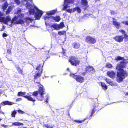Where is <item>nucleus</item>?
Instances as JSON below:
<instances>
[{
  "label": "nucleus",
  "instance_id": "58",
  "mask_svg": "<svg viewBox=\"0 0 128 128\" xmlns=\"http://www.w3.org/2000/svg\"><path fill=\"white\" fill-rule=\"evenodd\" d=\"M86 71L85 72H82V75L84 76L86 74Z\"/></svg>",
  "mask_w": 128,
  "mask_h": 128
},
{
  "label": "nucleus",
  "instance_id": "6",
  "mask_svg": "<svg viewBox=\"0 0 128 128\" xmlns=\"http://www.w3.org/2000/svg\"><path fill=\"white\" fill-rule=\"evenodd\" d=\"M86 42L88 44H94L96 42V39L90 36H87L85 38Z\"/></svg>",
  "mask_w": 128,
  "mask_h": 128
},
{
  "label": "nucleus",
  "instance_id": "49",
  "mask_svg": "<svg viewBox=\"0 0 128 128\" xmlns=\"http://www.w3.org/2000/svg\"><path fill=\"white\" fill-rule=\"evenodd\" d=\"M22 100V98H18L16 100V102H19Z\"/></svg>",
  "mask_w": 128,
  "mask_h": 128
},
{
  "label": "nucleus",
  "instance_id": "30",
  "mask_svg": "<svg viewBox=\"0 0 128 128\" xmlns=\"http://www.w3.org/2000/svg\"><path fill=\"white\" fill-rule=\"evenodd\" d=\"M115 60H124V58L123 57H121L120 56H117L115 58Z\"/></svg>",
  "mask_w": 128,
  "mask_h": 128
},
{
  "label": "nucleus",
  "instance_id": "12",
  "mask_svg": "<svg viewBox=\"0 0 128 128\" xmlns=\"http://www.w3.org/2000/svg\"><path fill=\"white\" fill-rule=\"evenodd\" d=\"M38 10L37 8L35 7L34 8L30 9L29 11V13L30 14L34 15L36 14L38 11Z\"/></svg>",
  "mask_w": 128,
  "mask_h": 128
},
{
  "label": "nucleus",
  "instance_id": "54",
  "mask_svg": "<svg viewBox=\"0 0 128 128\" xmlns=\"http://www.w3.org/2000/svg\"><path fill=\"white\" fill-rule=\"evenodd\" d=\"M45 126L47 128H53L52 127H50L48 125V124H46Z\"/></svg>",
  "mask_w": 128,
  "mask_h": 128
},
{
  "label": "nucleus",
  "instance_id": "44",
  "mask_svg": "<svg viewBox=\"0 0 128 128\" xmlns=\"http://www.w3.org/2000/svg\"><path fill=\"white\" fill-rule=\"evenodd\" d=\"M122 22L125 25L128 26V21H124Z\"/></svg>",
  "mask_w": 128,
  "mask_h": 128
},
{
  "label": "nucleus",
  "instance_id": "24",
  "mask_svg": "<svg viewBox=\"0 0 128 128\" xmlns=\"http://www.w3.org/2000/svg\"><path fill=\"white\" fill-rule=\"evenodd\" d=\"M100 84L103 90H107L108 88L107 86L104 83L101 82Z\"/></svg>",
  "mask_w": 128,
  "mask_h": 128
},
{
  "label": "nucleus",
  "instance_id": "48",
  "mask_svg": "<svg viewBox=\"0 0 128 128\" xmlns=\"http://www.w3.org/2000/svg\"><path fill=\"white\" fill-rule=\"evenodd\" d=\"M14 2L17 4H19L20 3V2L19 0H14Z\"/></svg>",
  "mask_w": 128,
  "mask_h": 128
},
{
  "label": "nucleus",
  "instance_id": "26",
  "mask_svg": "<svg viewBox=\"0 0 128 128\" xmlns=\"http://www.w3.org/2000/svg\"><path fill=\"white\" fill-rule=\"evenodd\" d=\"M23 125L24 124L22 123L18 122H15L12 123V126H19L21 125L23 126Z\"/></svg>",
  "mask_w": 128,
  "mask_h": 128
},
{
  "label": "nucleus",
  "instance_id": "15",
  "mask_svg": "<svg viewBox=\"0 0 128 128\" xmlns=\"http://www.w3.org/2000/svg\"><path fill=\"white\" fill-rule=\"evenodd\" d=\"M73 47L75 49L79 48L80 46V44L77 42H73L72 44Z\"/></svg>",
  "mask_w": 128,
  "mask_h": 128
},
{
  "label": "nucleus",
  "instance_id": "34",
  "mask_svg": "<svg viewBox=\"0 0 128 128\" xmlns=\"http://www.w3.org/2000/svg\"><path fill=\"white\" fill-rule=\"evenodd\" d=\"M16 114V110H14L13 111L11 114V116L12 117H15V115Z\"/></svg>",
  "mask_w": 128,
  "mask_h": 128
},
{
  "label": "nucleus",
  "instance_id": "10",
  "mask_svg": "<svg viewBox=\"0 0 128 128\" xmlns=\"http://www.w3.org/2000/svg\"><path fill=\"white\" fill-rule=\"evenodd\" d=\"M85 71L86 72L92 74L95 72L94 68L92 66H88L85 68Z\"/></svg>",
  "mask_w": 128,
  "mask_h": 128
},
{
  "label": "nucleus",
  "instance_id": "22",
  "mask_svg": "<svg viewBox=\"0 0 128 128\" xmlns=\"http://www.w3.org/2000/svg\"><path fill=\"white\" fill-rule=\"evenodd\" d=\"M56 10H53L49 11L48 13L46 14L48 16H50L54 15L56 12Z\"/></svg>",
  "mask_w": 128,
  "mask_h": 128
},
{
  "label": "nucleus",
  "instance_id": "42",
  "mask_svg": "<svg viewBox=\"0 0 128 128\" xmlns=\"http://www.w3.org/2000/svg\"><path fill=\"white\" fill-rule=\"evenodd\" d=\"M17 111L18 112V113L21 114H23L24 113V112L23 111H22L20 110H17Z\"/></svg>",
  "mask_w": 128,
  "mask_h": 128
},
{
  "label": "nucleus",
  "instance_id": "11",
  "mask_svg": "<svg viewBox=\"0 0 128 128\" xmlns=\"http://www.w3.org/2000/svg\"><path fill=\"white\" fill-rule=\"evenodd\" d=\"M23 97L26 98L27 100L31 101H32L33 102L36 101V100L34 98H32L31 97V95L29 94H28L27 96H23Z\"/></svg>",
  "mask_w": 128,
  "mask_h": 128
},
{
  "label": "nucleus",
  "instance_id": "19",
  "mask_svg": "<svg viewBox=\"0 0 128 128\" xmlns=\"http://www.w3.org/2000/svg\"><path fill=\"white\" fill-rule=\"evenodd\" d=\"M15 67L19 74L22 75H24L23 71L22 69H21L19 66H15Z\"/></svg>",
  "mask_w": 128,
  "mask_h": 128
},
{
  "label": "nucleus",
  "instance_id": "1",
  "mask_svg": "<svg viewBox=\"0 0 128 128\" xmlns=\"http://www.w3.org/2000/svg\"><path fill=\"white\" fill-rule=\"evenodd\" d=\"M126 64L125 62L121 61L117 65L116 69L119 70V72L117 73L116 81L118 83L122 81L125 77L128 76L127 72L123 69L125 67Z\"/></svg>",
  "mask_w": 128,
  "mask_h": 128
},
{
  "label": "nucleus",
  "instance_id": "28",
  "mask_svg": "<svg viewBox=\"0 0 128 128\" xmlns=\"http://www.w3.org/2000/svg\"><path fill=\"white\" fill-rule=\"evenodd\" d=\"M50 27L54 28L56 30H59L58 24H53L51 25Z\"/></svg>",
  "mask_w": 128,
  "mask_h": 128
},
{
  "label": "nucleus",
  "instance_id": "23",
  "mask_svg": "<svg viewBox=\"0 0 128 128\" xmlns=\"http://www.w3.org/2000/svg\"><path fill=\"white\" fill-rule=\"evenodd\" d=\"M51 19H53L56 22H59L60 20V18L59 16H51Z\"/></svg>",
  "mask_w": 128,
  "mask_h": 128
},
{
  "label": "nucleus",
  "instance_id": "7",
  "mask_svg": "<svg viewBox=\"0 0 128 128\" xmlns=\"http://www.w3.org/2000/svg\"><path fill=\"white\" fill-rule=\"evenodd\" d=\"M101 109V108L99 106L98 104L97 103L94 104V108L92 111L91 112V114L90 116V117H92L94 113L96 111L98 112Z\"/></svg>",
  "mask_w": 128,
  "mask_h": 128
},
{
  "label": "nucleus",
  "instance_id": "13",
  "mask_svg": "<svg viewBox=\"0 0 128 128\" xmlns=\"http://www.w3.org/2000/svg\"><path fill=\"white\" fill-rule=\"evenodd\" d=\"M107 74L108 76L110 78L113 79L114 78L115 74L113 71H108L107 72Z\"/></svg>",
  "mask_w": 128,
  "mask_h": 128
},
{
  "label": "nucleus",
  "instance_id": "36",
  "mask_svg": "<svg viewBox=\"0 0 128 128\" xmlns=\"http://www.w3.org/2000/svg\"><path fill=\"white\" fill-rule=\"evenodd\" d=\"M86 120V119H84L82 120H74V122H78L79 123H81L84 122L85 120Z\"/></svg>",
  "mask_w": 128,
  "mask_h": 128
},
{
  "label": "nucleus",
  "instance_id": "43",
  "mask_svg": "<svg viewBox=\"0 0 128 128\" xmlns=\"http://www.w3.org/2000/svg\"><path fill=\"white\" fill-rule=\"evenodd\" d=\"M105 80L106 82L108 84L110 82L111 80L110 79H109L108 78H106L105 79Z\"/></svg>",
  "mask_w": 128,
  "mask_h": 128
},
{
  "label": "nucleus",
  "instance_id": "47",
  "mask_svg": "<svg viewBox=\"0 0 128 128\" xmlns=\"http://www.w3.org/2000/svg\"><path fill=\"white\" fill-rule=\"evenodd\" d=\"M8 35L6 33H4L2 34V36L3 37H6L8 36Z\"/></svg>",
  "mask_w": 128,
  "mask_h": 128
},
{
  "label": "nucleus",
  "instance_id": "21",
  "mask_svg": "<svg viewBox=\"0 0 128 128\" xmlns=\"http://www.w3.org/2000/svg\"><path fill=\"white\" fill-rule=\"evenodd\" d=\"M12 7L11 6H8L7 10L6 12V15L9 14L10 12L12 11Z\"/></svg>",
  "mask_w": 128,
  "mask_h": 128
},
{
  "label": "nucleus",
  "instance_id": "56",
  "mask_svg": "<svg viewBox=\"0 0 128 128\" xmlns=\"http://www.w3.org/2000/svg\"><path fill=\"white\" fill-rule=\"evenodd\" d=\"M46 55H44V59L46 60L48 58L47 56H48V54H47V56H45Z\"/></svg>",
  "mask_w": 128,
  "mask_h": 128
},
{
  "label": "nucleus",
  "instance_id": "51",
  "mask_svg": "<svg viewBox=\"0 0 128 128\" xmlns=\"http://www.w3.org/2000/svg\"><path fill=\"white\" fill-rule=\"evenodd\" d=\"M21 10L20 9H19L17 11V14H18L21 12Z\"/></svg>",
  "mask_w": 128,
  "mask_h": 128
},
{
  "label": "nucleus",
  "instance_id": "18",
  "mask_svg": "<svg viewBox=\"0 0 128 128\" xmlns=\"http://www.w3.org/2000/svg\"><path fill=\"white\" fill-rule=\"evenodd\" d=\"M41 72H38L35 74V75L34 76V82L38 78H39V80H40V77L41 76Z\"/></svg>",
  "mask_w": 128,
  "mask_h": 128
},
{
  "label": "nucleus",
  "instance_id": "45",
  "mask_svg": "<svg viewBox=\"0 0 128 128\" xmlns=\"http://www.w3.org/2000/svg\"><path fill=\"white\" fill-rule=\"evenodd\" d=\"M108 84L112 86H114L115 85V84L112 81L109 82Z\"/></svg>",
  "mask_w": 128,
  "mask_h": 128
},
{
  "label": "nucleus",
  "instance_id": "4",
  "mask_svg": "<svg viewBox=\"0 0 128 128\" xmlns=\"http://www.w3.org/2000/svg\"><path fill=\"white\" fill-rule=\"evenodd\" d=\"M68 62L72 65L76 66L77 65H78L80 61L78 58L75 56H71L69 58Z\"/></svg>",
  "mask_w": 128,
  "mask_h": 128
},
{
  "label": "nucleus",
  "instance_id": "63",
  "mask_svg": "<svg viewBox=\"0 0 128 128\" xmlns=\"http://www.w3.org/2000/svg\"><path fill=\"white\" fill-rule=\"evenodd\" d=\"M36 82L38 84H39L40 83V82Z\"/></svg>",
  "mask_w": 128,
  "mask_h": 128
},
{
  "label": "nucleus",
  "instance_id": "50",
  "mask_svg": "<svg viewBox=\"0 0 128 128\" xmlns=\"http://www.w3.org/2000/svg\"><path fill=\"white\" fill-rule=\"evenodd\" d=\"M7 53L9 54H10L11 53V50L10 49H8L7 50Z\"/></svg>",
  "mask_w": 128,
  "mask_h": 128
},
{
  "label": "nucleus",
  "instance_id": "29",
  "mask_svg": "<svg viewBox=\"0 0 128 128\" xmlns=\"http://www.w3.org/2000/svg\"><path fill=\"white\" fill-rule=\"evenodd\" d=\"M76 10L79 13H80L81 12V10L80 9L79 7L78 6H77L74 8L73 12H74V11Z\"/></svg>",
  "mask_w": 128,
  "mask_h": 128
},
{
  "label": "nucleus",
  "instance_id": "25",
  "mask_svg": "<svg viewBox=\"0 0 128 128\" xmlns=\"http://www.w3.org/2000/svg\"><path fill=\"white\" fill-rule=\"evenodd\" d=\"M8 4L6 2H5L2 6V9L3 10V11H4L7 8Z\"/></svg>",
  "mask_w": 128,
  "mask_h": 128
},
{
  "label": "nucleus",
  "instance_id": "2",
  "mask_svg": "<svg viewBox=\"0 0 128 128\" xmlns=\"http://www.w3.org/2000/svg\"><path fill=\"white\" fill-rule=\"evenodd\" d=\"M45 94L46 92L43 86L41 85V86L39 87L38 91H35L32 92V95L36 97L38 100L42 101L44 98L43 95Z\"/></svg>",
  "mask_w": 128,
  "mask_h": 128
},
{
  "label": "nucleus",
  "instance_id": "55",
  "mask_svg": "<svg viewBox=\"0 0 128 128\" xmlns=\"http://www.w3.org/2000/svg\"><path fill=\"white\" fill-rule=\"evenodd\" d=\"M4 14L3 12H2L0 11V17H1L4 15Z\"/></svg>",
  "mask_w": 128,
  "mask_h": 128
},
{
  "label": "nucleus",
  "instance_id": "20",
  "mask_svg": "<svg viewBox=\"0 0 128 128\" xmlns=\"http://www.w3.org/2000/svg\"><path fill=\"white\" fill-rule=\"evenodd\" d=\"M119 32H120L122 34H124V38L126 39L127 40H128V36L125 33V31L121 29L119 31Z\"/></svg>",
  "mask_w": 128,
  "mask_h": 128
},
{
  "label": "nucleus",
  "instance_id": "39",
  "mask_svg": "<svg viewBox=\"0 0 128 128\" xmlns=\"http://www.w3.org/2000/svg\"><path fill=\"white\" fill-rule=\"evenodd\" d=\"M65 32L64 31H59L58 32V34L60 36H61L64 34V33Z\"/></svg>",
  "mask_w": 128,
  "mask_h": 128
},
{
  "label": "nucleus",
  "instance_id": "57",
  "mask_svg": "<svg viewBox=\"0 0 128 128\" xmlns=\"http://www.w3.org/2000/svg\"><path fill=\"white\" fill-rule=\"evenodd\" d=\"M1 126L4 127V128H7L8 127V126L7 125H5L4 124H2L1 125Z\"/></svg>",
  "mask_w": 128,
  "mask_h": 128
},
{
  "label": "nucleus",
  "instance_id": "37",
  "mask_svg": "<svg viewBox=\"0 0 128 128\" xmlns=\"http://www.w3.org/2000/svg\"><path fill=\"white\" fill-rule=\"evenodd\" d=\"M25 94L24 92H18V96H22L24 95Z\"/></svg>",
  "mask_w": 128,
  "mask_h": 128
},
{
  "label": "nucleus",
  "instance_id": "60",
  "mask_svg": "<svg viewBox=\"0 0 128 128\" xmlns=\"http://www.w3.org/2000/svg\"><path fill=\"white\" fill-rule=\"evenodd\" d=\"M66 4V6H64V8L65 9H66L67 8V5L68 4Z\"/></svg>",
  "mask_w": 128,
  "mask_h": 128
},
{
  "label": "nucleus",
  "instance_id": "53",
  "mask_svg": "<svg viewBox=\"0 0 128 128\" xmlns=\"http://www.w3.org/2000/svg\"><path fill=\"white\" fill-rule=\"evenodd\" d=\"M5 28V27L4 26H2V29L0 30V31H2Z\"/></svg>",
  "mask_w": 128,
  "mask_h": 128
},
{
  "label": "nucleus",
  "instance_id": "40",
  "mask_svg": "<svg viewBox=\"0 0 128 128\" xmlns=\"http://www.w3.org/2000/svg\"><path fill=\"white\" fill-rule=\"evenodd\" d=\"M62 53L64 55V56L66 54V50L64 49L62 46Z\"/></svg>",
  "mask_w": 128,
  "mask_h": 128
},
{
  "label": "nucleus",
  "instance_id": "32",
  "mask_svg": "<svg viewBox=\"0 0 128 128\" xmlns=\"http://www.w3.org/2000/svg\"><path fill=\"white\" fill-rule=\"evenodd\" d=\"M105 67L107 68H112V66L111 64L109 62H108L106 64Z\"/></svg>",
  "mask_w": 128,
  "mask_h": 128
},
{
  "label": "nucleus",
  "instance_id": "16",
  "mask_svg": "<svg viewBox=\"0 0 128 128\" xmlns=\"http://www.w3.org/2000/svg\"><path fill=\"white\" fill-rule=\"evenodd\" d=\"M14 104V103L8 101H4L1 103V104L3 106L6 105L11 106Z\"/></svg>",
  "mask_w": 128,
  "mask_h": 128
},
{
  "label": "nucleus",
  "instance_id": "5",
  "mask_svg": "<svg viewBox=\"0 0 128 128\" xmlns=\"http://www.w3.org/2000/svg\"><path fill=\"white\" fill-rule=\"evenodd\" d=\"M76 74L71 73L70 74V76L75 79L77 82L81 83L84 82V77L79 75H76Z\"/></svg>",
  "mask_w": 128,
  "mask_h": 128
},
{
  "label": "nucleus",
  "instance_id": "33",
  "mask_svg": "<svg viewBox=\"0 0 128 128\" xmlns=\"http://www.w3.org/2000/svg\"><path fill=\"white\" fill-rule=\"evenodd\" d=\"M74 2L72 0H64V4H68L71 3H73Z\"/></svg>",
  "mask_w": 128,
  "mask_h": 128
},
{
  "label": "nucleus",
  "instance_id": "14",
  "mask_svg": "<svg viewBox=\"0 0 128 128\" xmlns=\"http://www.w3.org/2000/svg\"><path fill=\"white\" fill-rule=\"evenodd\" d=\"M112 19L114 20H116L114 18H112ZM112 24L117 29L119 28L120 26V23L117 22L116 20L113 21Z\"/></svg>",
  "mask_w": 128,
  "mask_h": 128
},
{
  "label": "nucleus",
  "instance_id": "38",
  "mask_svg": "<svg viewBox=\"0 0 128 128\" xmlns=\"http://www.w3.org/2000/svg\"><path fill=\"white\" fill-rule=\"evenodd\" d=\"M5 18L4 17H0V22H3L5 24Z\"/></svg>",
  "mask_w": 128,
  "mask_h": 128
},
{
  "label": "nucleus",
  "instance_id": "35",
  "mask_svg": "<svg viewBox=\"0 0 128 128\" xmlns=\"http://www.w3.org/2000/svg\"><path fill=\"white\" fill-rule=\"evenodd\" d=\"M25 21H26L27 20L29 21L30 22H32L33 20V19L29 17H26L25 19Z\"/></svg>",
  "mask_w": 128,
  "mask_h": 128
},
{
  "label": "nucleus",
  "instance_id": "52",
  "mask_svg": "<svg viewBox=\"0 0 128 128\" xmlns=\"http://www.w3.org/2000/svg\"><path fill=\"white\" fill-rule=\"evenodd\" d=\"M51 16H50V17H48V16H45L44 17V19L45 20H46L47 19H49V18H51Z\"/></svg>",
  "mask_w": 128,
  "mask_h": 128
},
{
  "label": "nucleus",
  "instance_id": "3",
  "mask_svg": "<svg viewBox=\"0 0 128 128\" xmlns=\"http://www.w3.org/2000/svg\"><path fill=\"white\" fill-rule=\"evenodd\" d=\"M19 16H20V18H22L24 16V15L23 14H21L20 15H18L17 16H14L11 20V24H24L25 22L22 18L19 19L18 20H17L18 19V17Z\"/></svg>",
  "mask_w": 128,
  "mask_h": 128
},
{
  "label": "nucleus",
  "instance_id": "61",
  "mask_svg": "<svg viewBox=\"0 0 128 128\" xmlns=\"http://www.w3.org/2000/svg\"><path fill=\"white\" fill-rule=\"evenodd\" d=\"M25 22L27 24H29L30 23V22L28 21L27 20L26 21H25Z\"/></svg>",
  "mask_w": 128,
  "mask_h": 128
},
{
  "label": "nucleus",
  "instance_id": "17",
  "mask_svg": "<svg viewBox=\"0 0 128 128\" xmlns=\"http://www.w3.org/2000/svg\"><path fill=\"white\" fill-rule=\"evenodd\" d=\"M42 67L43 65L41 64H40L38 65L37 67L36 68V69L38 70L39 72H41L42 74L43 70Z\"/></svg>",
  "mask_w": 128,
  "mask_h": 128
},
{
  "label": "nucleus",
  "instance_id": "46",
  "mask_svg": "<svg viewBox=\"0 0 128 128\" xmlns=\"http://www.w3.org/2000/svg\"><path fill=\"white\" fill-rule=\"evenodd\" d=\"M108 84L112 86H114L115 85V84L112 81L109 82Z\"/></svg>",
  "mask_w": 128,
  "mask_h": 128
},
{
  "label": "nucleus",
  "instance_id": "64",
  "mask_svg": "<svg viewBox=\"0 0 128 128\" xmlns=\"http://www.w3.org/2000/svg\"><path fill=\"white\" fill-rule=\"evenodd\" d=\"M22 128H28L26 127H24Z\"/></svg>",
  "mask_w": 128,
  "mask_h": 128
},
{
  "label": "nucleus",
  "instance_id": "31",
  "mask_svg": "<svg viewBox=\"0 0 128 128\" xmlns=\"http://www.w3.org/2000/svg\"><path fill=\"white\" fill-rule=\"evenodd\" d=\"M58 26L59 29L60 28H62L64 26L63 22H62L59 24H58Z\"/></svg>",
  "mask_w": 128,
  "mask_h": 128
},
{
  "label": "nucleus",
  "instance_id": "41",
  "mask_svg": "<svg viewBox=\"0 0 128 128\" xmlns=\"http://www.w3.org/2000/svg\"><path fill=\"white\" fill-rule=\"evenodd\" d=\"M66 12H68L70 13L73 12V11H72V9H69L67 10L66 9Z\"/></svg>",
  "mask_w": 128,
  "mask_h": 128
},
{
  "label": "nucleus",
  "instance_id": "27",
  "mask_svg": "<svg viewBox=\"0 0 128 128\" xmlns=\"http://www.w3.org/2000/svg\"><path fill=\"white\" fill-rule=\"evenodd\" d=\"M11 20V17L10 16H8L5 18V24H7L8 22Z\"/></svg>",
  "mask_w": 128,
  "mask_h": 128
},
{
  "label": "nucleus",
  "instance_id": "59",
  "mask_svg": "<svg viewBox=\"0 0 128 128\" xmlns=\"http://www.w3.org/2000/svg\"><path fill=\"white\" fill-rule=\"evenodd\" d=\"M45 24L46 26H49L50 25V24L49 23L47 22L45 23Z\"/></svg>",
  "mask_w": 128,
  "mask_h": 128
},
{
  "label": "nucleus",
  "instance_id": "9",
  "mask_svg": "<svg viewBox=\"0 0 128 128\" xmlns=\"http://www.w3.org/2000/svg\"><path fill=\"white\" fill-rule=\"evenodd\" d=\"M43 14V12L42 11L39 10H38V11L34 15L35 19L38 20L40 19Z\"/></svg>",
  "mask_w": 128,
  "mask_h": 128
},
{
  "label": "nucleus",
  "instance_id": "8",
  "mask_svg": "<svg viewBox=\"0 0 128 128\" xmlns=\"http://www.w3.org/2000/svg\"><path fill=\"white\" fill-rule=\"evenodd\" d=\"M124 37L122 35H117L113 38V39L116 42H122Z\"/></svg>",
  "mask_w": 128,
  "mask_h": 128
},
{
  "label": "nucleus",
  "instance_id": "62",
  "mask_svg": "<svg viewBox=\"0 0 128 128\" xmlns=\"http://www.w3.org/2000/svg\"><path fill=\"white\" fill-rule=\"evenodd\" d=\"M45 102H46L48 103V98H47L46 99V100L45 101Z\"/></svg>",
  "mask_w": 128,
  "mask_h": 128
}]
</instances>
